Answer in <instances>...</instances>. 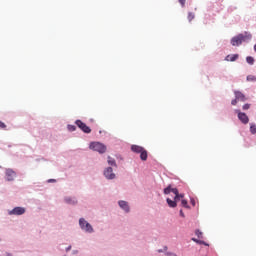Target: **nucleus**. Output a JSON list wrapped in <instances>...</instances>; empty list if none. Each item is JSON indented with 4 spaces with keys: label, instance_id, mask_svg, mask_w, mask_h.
Instances as JSON below:
<instances>
[{
    "label": "nucleus",
    "instance_id": "6",
    "mask_svg": "<svg viewBox=\"0 0 256 256\" xmlns=\"http://www.w3.org/2000/svg\"><path fill=\"white\" fill-rule=\"evenodd\" d=\"M25 211L26 210L23 207H15L11 211H9V215H24Z\"/></svg>",
    "mask_w": 256,
    "mask_h": 256
},
{
    "label": "nucleus",
    "instance_id": "34",
    "mask_svg": "<svg viewBox=\"0 0 256 256\" xmlns=\"http://www.w3.org/2000/svg\"><path fill=\"white\" fill-rule=\"evenodd\" d=\"M66 251H71V246H69L68 248H66Z\"/></svg>",
    "mask_w": 256,
    "mask_h": 256
},
{
    "label": "nucleus",
    "instance_id": "31",
    "mask_svg": "<svg viewBox=\"0 0 256 256\" xmlns=\"http://www.w3.org/2000/svg\"><path fill=\"white\" fill-rule=\"evenodd\" d=\"M183 197H185L184 194H179V196H178V201H179V199H183Z\"/></svg>",
    "mask_w": 256,
    "mask_h": 256
},
{
    "label": "nucleus",
    "instance_id": "17",
    "mask_svg": "<svg viewBox=\"0 0 256 256\" xmlns=\"http://www.w3.org/2000/svg\"><path fill=\"white\" fill-rule=\"evenodd\" d=\"M172 189H173V188H171V185H169L168 187H166V188L164 189V195H169V193H172Z\"/></svg>",
    "mask_w": 256,
    "mask_h": 256
},
{
    "label": "nucleus",
    "instance_id": "3",
    "mask_svg": "<svg viewBox=\"0 0 256 256\" xmlns=\"http://www.w3.org/2000/svg\"><path fill=\"white\" fill-rule=\"evenodd\" d=\"M79 225L83 231H86V233H93V226H91L85 218H80Z\"/></svg>",
    "mask_w": 256,
    "mask_h": 256
},
{
    "label": "nucleus",
    "instance_id": "19",
    "mask_svg": "<svg viewBox=\"0 0 256 256\" xmlns=\"http://www.w3.org/2000/svg\"><path fill=\"white\" fill-rule=\"evenodd\" d=\"M108 164H110L112 167L117 165L115 163V159L111 158V156H108Z\"/></svg>",
    "mask_w": 256,
    "mask_h": 256
},
{
    "label": "nucleus",
    "instance_id": "14",
    "mask_svg": "<svg viewBox=\"0 0 256 256\" xmlns=\"http://www.w3.org/2000/svg\"><path fill=\"white\" fill-rule=\"evenodd\" d=\"M147 157H148L147 150L144 149V150L140 153V159H141V161H147Z\"/></svg>",
    "mask_w": 256,
    "mask_h": 256
},
{
    "label": "nucleus",
    "instance_id": "15",
    "mask_svg": "<svg viewBox=\"0 0 256 256\" xmlns=\"http://www.w3.org/2000/svg\"><path fill=\"white\" fill-rule=\"evenodd\" d=\"M246 62L248 63V65H253L255 63V58H253L252 56H247Z\"/></svg>",
    "mask_w": 256,
    "mask_h": 256
},
{
    "label": "nucleus",
    "instance_id": "9",
    "mask_svg": "<svg viewBox=\"0 0 256 256\" xmlns=\"http://www.w3.org/2000/svg\"><path fill=\"white\" fill-rule=\"evenodd\" d=\"M7 181H13L15 179V171L11 169L6 170Z\"/></svg>",
    "mask_w": 256,
    "mask_h": 256
},
{
    "label": "nucleus",
    "instance_id": "30",
    "mask_svg": "<svg viewBox=\"0 0 256 256\" xmlns=\"http://www.w3.org/2000/svg\"><path fill=\"white\" fill-rule=\"evenodd\" d=\"M237 101H239L236 97L231 101V105H237Z\"/></svg>",
    "mask_w": 256,
    "mask_h": 256
},
{
    "label": "nucleus",
    "instance_id": "29",
    "mask_svg": "<svg viewBox=\"0 0 256 256\" xmlns=\"http://www.w3.org/2000/svg\"><path fill=\"white\" fill-rule=\"evenodd\" d=\"M178 1H179V3H180L181 7H185V1H186V0H178Z\"/></svg>",
    "mask_w": 256,
    "mask_h": 256
},
{
    "label": "nucleus",
    "instance_id": "33",
    "mask_svg": "<svg viewBox=\"0 0 256 256\" xmlns=\"http://www.w3.org/2000/svg\"><path fill=\"white\" fill-rule=\"evenodd\" d=\"M191 204L193 205V207H195V200H191Z\"/></svg>",
    "mask_w": 256,
    "mask_h": 256
},
{
    "label": "nucleus",
    "instance_id": "5",
    "mask_svg": "<svg viewBox=\"0 0 256 256\" xmlns=\"http://www.w3.org/2000/svg\"><path fill=\"white\" fill-rule=\"evenodd\" d=\"M235 113H237L238 119L239 121H241V123H243L244 125H247V123H249V116H247V114L241 112V110H235Z\"/></svg>",
    "mask_w": 256,
    "mask_h": 256
},
{
    "label": "nucleus",
    "instance_id": "8",
    "mask_svg": "<svg viewBox=\"0 0 256 256\" xmlns=\"http://www.w3.org/2000/svg\"><path fill=\"white\" fill-rule=\"evenodd\" d=\"M104 175L106 179H115V173H113V168L108 167L105 171H104Z\"/></svg>",
    "mask_w": 256,
    "mask_h": 256
},
{
    "label": "nucleus",
    "instance_id": "23",
    "mask_svg": "<svg viewBox=\"0 0 256 256\" xmlns=\"http://www.w3.org/2000/svg\"><path fill=\"white\" fill-rule=\"evenodd\" d=\"M195 235H197L199 239L203 238V232H201L200 230H196Z\"/></svg>",
    "mask_w": 256,
    "mask_h": 256
},
{
    "label": "nucleus",
    "instance_id": "32",
    "mask_svg": "<svg viewBox=\"0 0 256 256\" xmlns=\"http://www.w3.org/2000/svg\"><path fill=\"white\" fill-rule=\"evenodd\" d=\"M181 217H185V214L183 213V210H180Z\"/></svg>",
    "mask_w": 256,
    "mask_h": 256
},
{
    "label": "nucleus",
    "instance_id": "28",
    "mask_svg": "<svg viewBox=\"0 0 256 256\" xmlns=\"http://www.w3.org/2000/svg\"><path fill=\"white\" fill-rule=\"evenodd\" d=\"M0 129H7V125L2 121H0Z\"/></svg>",
    "mask_w": 256,
    "mask_h": 256
},
{
    "label": "nucleus",
    "instance_id": "21",
    "mask_svg": "<svg viewBox=\"0 0 256 256\" xmlns=\"http://www.w3.org/2000/svg\"><path fill=\"white\" fill-rule=\"evenodd\" d=\"M181 205H182V207H185V209H189V204H188L187 200L183 199L181 201Z\"/></svg>",
    "mask_w": 256,
    "mask_h": 256
},
{
    "label": "nucleus",
    "instance_id": "11",
    "mask_svg": "<svg viewBox=\"0 0 256 256\" xmlns=\"http://www.w3.org/2000/svg\"><path fill=\"white\" fill-rule=\"evenodd\" d=\"M131 150L133 151V153H141L145 150V148L138 145H132Z\"/></svg>",
    "mask_w": 256,
    "mask_h": 256
},
{
    "label": "nucleus",
    "instance_id": "27",
    "mask_svg": "<svg viewBox=\"0 0 256 256\" xmlns=\"http://www.w3.org/2000/svg\"><path fill=\"white\" fill-rule=\"evenodd\" d=\"M192 241H194V243H199L200 245H205L204 241H199L196 238H193Z\"/></svg>",
    "mask_w": 256,
    "mask_h": 256
},
{
    "label": "nucleus",
    "instance_id": "13",
    "mask_svg": "<svg viewBox=\"0 0 256 256\" xmlns=\"http://www.w3.org/2000/svg\"><path fill=\"white\" fill-rule=\"evenodd\" d=\"M239 59V54H234V55H228L226 56V61H237Z\"/></svg>",
    "mask_w": 256,
    "mask_h": 256
},
{
    "label": "nucleus",
    "instance_id": "7",
    "mask_svg": "<svg viewBox=\"0 0 256 256\" xmlns=\"http://www.w3.org/2000/svg\"><path fill=\"white\" fill-rule=\"evenodd\" d=\"M234 95H235V98L238 101H241L242 103H245V101H247V97L241 91H234Z\"/></svg>",
    "mask_w": 256,
    "mask_h": 256
},
{
    "label": "nucleus",
    "instance_id": "1",
    "mask_svg": "<svg viewBox=\"0 0 256 256\" xmlns=\"http://www.w3.org/2000/svg\"><path fill=\"white\" fill-rule=\"evenodd\" d=\"M251 37V34L247 32H245L244 34H238L231 39V45H233V47H239V45L245 43V41H251Z\"/></svg>",
    "mask_w": 256,
    "mask_h": 256
},
{
    "label": "nucleus",
    "instance_id": "10",
    "mask_svg": "<svg viewBox=\"0 0 256 256\" xmlns=\"http://www.w3.org/2000/svg\"><path fill=\"white\" fill-rule=\"evenodd\" d=\"M119 207H121V209H123L126 213H129V204H127L126 201H119Z\"/></svg>",
    "mask_w": 256,
    "mask_h": 256
},
{
    "label": "nucleus",
    "instance_id": "26",
    "mask_svg": "<svg viewBox=\"0 0 256 256\" xmlns=\"http://www.w3.org/2000/svg\"><path fill=\"white\" fill-rule=\"evenodd\" d=\"M250 107H251V104H244L243 107H242V109H243L244 111H247L248 109H250Z\"/></svg>",
    "mask_w": 256,
    "mask_h": 256
},
{
    "label": "nucleus",
    "instance_id": "18",
    "mask_svg": "<svg viewBox=\"0 0 256 256\" xmlns=\"http://www.w3.org/2000/svg\"><path fill=\"white\" fill-rule=\"evenodd\" d=\"M250 132L252 135L256 134V125L255 124H250Z\"/></svg>",
    "mask_w": 256,
    "mask_h": 256
},
{
    "label": "nucleus",
    "instance_id": "25",
    "mask_svg": "<svg viewBox=\"0 0 256 256\" xmlns=\"http://www.w3.org/2000/svg\"><path fill=\"white\" fill-rule=\"evenodd\" d=\"M247 81H256V77L253 75H248L247 76Z\"/></svg>",
    "mask_w": 256,
    "mask_h": 256
},
{
    "label": "nucleus",
    "instance_id": "4",
    "mask_svg": "<svg viewBox=\"0 0 256 256\" xmlns=\"http://www.w3.org/2000/svg\"><path fill=\"white\" fill-rule=\"evenodd\" d=\"M75 125H77V127H79V129H81L83 133H88V134L91 133V128L87 126V124L83 123V121L76 120Z\"/></svg>",
    "mask_w": 256,
    "mask_h": 256
},
{
    "label": "nucleus",
    "instance_id": "16",
    "mask_svg": "<svg viewBox=\"0 0 256 256\" xmlns=\"http://www.w3.org/2000/svg\"><path fill=\"white\" fill-rule=\"evenodd\" d=\"M172 193L175 195V201H179V190L177 188H172Z\"/></svg>",
    "mask_w": 256,
    "mask_h": 256
},
{
    "label": "nucleus",
    "instance_id": "20",
    "mask_svg": "<svg viewBox=\"0 0 256 256\" xmlns=\"http://www.w3.org/2000/svg\"><path fill=\"white\" fill-rule=\"evenodd\" d=\"M66 203H69L70 205H75L77 203V200H72L71 198H65Z\"/></svg>",
    "mask_w": 256,
    "mask_h": 256
},
{
    "label": "nucleus",
    "instance_id": "24",
    "mask_svg": "<svg viewBox=\"0 0 256 256\" xmlns=\"http://www.w3.org/2000/svg\"><path fill=\"white\" fill-rule=\"evenodd\" d=\"M67 129H68V131H75L77 129V127H75V125H68Z\"/></svg>",
    "mask_w": 256,
    "mask_h": 256
},
{
    "label": "nucleus",
    "instance_id": "2",
    "mask_svg": "<svg viewBox=\"0 0 256 256\" xmlns=\"http://www.w3.org/2000/svg\"><path fill=\"white\" fill-rule=\"evenodd\" d=\"M90 149H92V151H97L98 153L103 154L105 151H107V146L101 142H92L90 144Z\"/></svg>",
    "mask_w": 256,
    "mask_h": 256
},
{
    "label": "nucleus",
    "instance_id": "22",
    "mask_svg": "<svg viewBox=\"0 0 256 256\" xmlns=\"http://www.w3.org/2000/svg\"><path fill=\"white\" fill-rule=\"evenodd\" d=\"M194 19H195V14L189 12V13H188V21L191 22V21L194 20Z\"/></svg>",
    "mask_w": 256,
    "mask_h": 256
},
{
    "label": "nucleus",
    "instance_id": "12",
    "mask_svg": "<svg viewBox=\"0 0 256 256\" xmlns=\"http://www.w3.org/2000/svg\"><path fill=\"white\" fill-rule=\"evenodd\" d=\"M166 201H167V204L169 205V207L175 208V207H177V201H179V200H175V198H174V200H171V198H167Z\"/></svg>",
    "mask_w": 256,
    "mask_h": 256
}]
</instances>
